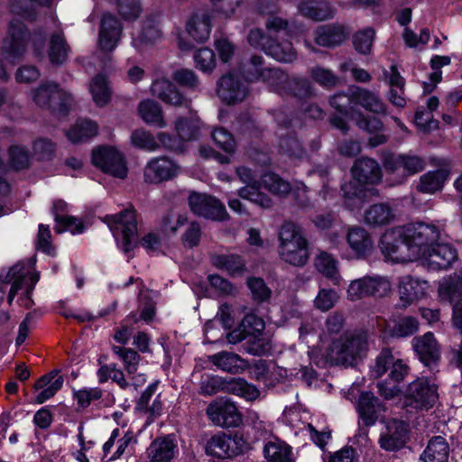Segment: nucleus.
<instances>
[{"label": "nucleus", "mask_w": 462, "mask_h": 462, "mask_svg": "<svg viewBox=\"0 0 462 462\" xmlns=\"http://www.w3.org/2000/svg\"><path fill=\"white\" fill-rule=\"evenodd\" d=\"M440 236V227L433 223H410L402 228V237L408 245L409 258H420Z\"/></svg>", "instance_id": "obj_1"}, {"label": "nucleus", "mask_w": 462, "mask_h": 462, "mask_svg": "<svg viewBox=\"0 0 462 462\" xmlns=\"http://www.w3.org/2000/svg\"><path fill=\"white\" fill-rule=\"evenodd\" d=\"M403 406L409 412L428 411L439 399L438 387L426 377H417L402 392Z\"/></svg>", "instance_id": "obj_2"}, {"label": "nucleus", "mask_w": 462, "mask_h": 462, "mask_svg": "<svg viewBox=\"0 0 462 462\" xmlns=\"http://www.w3.org/2000/svg\"><path fill=\"white\" fill-rule=\"evenodd\" d=\"M367 351V334L364 331L346 333L332 346L336 362L344 365H353L365 357Z\"/></svg>", "instance_id": "obj_3"}, {"label": "nucleus", "mask_w": 462, "mask_h": 462, "mask_svg": "<svg viewBox=\"0 0 462 462\" xmlns=\"http://www.w3.org/2000/svg\"><path fill=\"white\" fill-rule=\"evenodd\" d=\"M32 97L38 106L58 114H66L74 104L72 95L54 82L41 84L32 91Z\"/></svg>", "instance_id": "obj_4"}, {"label": "nucleus", "mask_w": 462, "mask_h": 462, "mask_svg": "<svg viewBox=\"0 0 462 462\" xmlns=\"http://www.w3.org/2000/svg\"><path fill=\"white\" fill-rule=\"evenodd\" d=\"M392 291V283L386 276L366 275L350 282L347 297L358 300L365 297L383 298Z\"/></svg>", "instance_id": "obj_5"}, {"label": "nucleus", "mask_w": 462, "mask_h": 462, "mask_svg": "<svg viewBox=\"0 0 462 462\" xmlns=\"http://www.w3.org/2000/svg\"><path fill=\"white\" fill-rule=\"evenodd\" d=\"M30 33L22 22L12 20L7 36L2 46V55L12 64L18 62L24 55Z\"/></svg>", "instance_id": "obj_6"}, {"label": "nucleus", "mask_w": 462, "mask_h": 462, "mask_svg": "<svg viewBox=\"0 0 462 462\" xmlns=\"http://www.w3.org/2000/svg\"><path fill=\"white\" fill-rule=\"evenodd\" d=\"M93 164L115 178L125 179L128 168L125 156L115 147L100 146L92 152Z\"/></svg>", "instance_id": "obj_7"}, {"label": "nucleus", "mask_w": 462, "mask_h": 462, "mask_svg": "<svg viewBox=\"0 0 462 462\" xmlns=\"http://www.w3.org/2000/svg\"><path fill=\"white\" fill-rule=\"evenodd\" d=\"M107 225L114 236L118 239L122 236V249L125 253L130 252L134 247L137 233L135 211L126 209L117 215L106 217Z\"/></svg>", "instance_id": "obj_8"}, {"label": "nucleus", "mask_w": 462, "mask_h": 462, "mask_svg": "<svg viewBox=\"0 0 462 462\" xmlns=\"http://www.w3.org/2000/svg\"><path fill=\"white\" fill-rule=\"evenodd\" d=\"M189 205L191 211L197 216L217 221L226 219L227 213L225 206L213 196L192 193L189 197Z\"/></svg>", "instance_id": "obj_9"}, {"label": "nucleus", "mask_w": 462, "mask_h": 462, "mask_svg": "<svg viewBox=\"0 0 462 462\" xmlns=\"http://www.w3.org/2000/svg\"><path fill=\"white\" fill-rule=\"evenodd\" d=\"M209 420L217 426L237 427L242 422V416L236 406L228 400H217L207 408Z\"/></svg>", "instance_id": "obj_10"}, {"label": "nucleus", "mask_w": 462, "mask_h": 462, "mask_svg": "<svg viewBox=\"0 0 462 462\" xmlns=\"http://www.w3.org/2000/svg\"><path fill=\"white\" fill-rule=\"evenodd\" d=\"M429 268L441 270L448 268L457 258V250L448 243L436 242L420 257Z\"/></svg>", "instance_id": "obj_11"}, {"label": "nucleus", "mask_w": 462, "mask_h": 462, "mask_svg": "<svg viewBox=\"0 0 462 462\" xmlns=\"http://www.w3.org/2000/svg\"><path fill=\"white\" fill-rule=\"evenodd\" d=\"M410 366L402 359H395L390 368L389 381L378 382L377 388L381 396L386 400H392L398 396L402 390L399 383L402 382L410 374Z\"/></svg>", "instance_id": "obj_12"}, {"label": "nucleus", "mask_w": 462, "mask_h": 462, "mask_svg": "<svg viewBox=\"0 0 462 462\" xmlns=\"http://www.w3.org/2000/svg\"><path fill=\"white\" fill-rule=\"evenodd\" d=\"M413 349L420 361L430 369H434L440 359L439 346L431 332L412 339Z\"/></svg>", "instance_id": "obj_13"}, {"label": "nucleus", "mask_w": 462, "mask_h": 462, "mask_svg": "<svg viewBox=\"0 0 462 462\" xmlns=\"http://www.w3.org/2000/svg\"><path fill=\"white\" fill-rule=\"evenodd\" d=\"M217 94L228 105L242 102L248 95V88L234 74L223 76L218 82Z\"/></svg>", "instance_id": "obj_14"}, {"label": "nucleus", "mask_w": 462, "mask_h": 462, "mask_svg": "<svg viewBox=\"0 0 462 462\" xmlns=\"http://www.w3.org/2000/svg\"><path fill=\"white\" fill-rule=\"evenodd\" d=\"M348 35L349 32L346 27L337 23L318 26L313 32L315 42L328 48L342 44Z\"/></svg>", "instance_id": "obj_15"}, {"label": "nucleus", "mask_w": 462, "mask_h": 462, "mask_svg": "<svg viewBox=\"0 0 462 462\" xmlns=\"http://www.w3.org/2000/svg\"><path fill=\"white\" fill-rule=\"evenodd\" d=\"M212 12L199 9L194 12L186 23V31L196 42H203L210 35L212 29Z\"/></svg>", "instance_id": "obj_16"}, {"label": "nucleus", "mask_w": 462, "mask_h": 462, "mask_svg": "<svg viewBox=\"0 0 462 462\" xmlns=\"http://www.w3.org/2000/svg\"><path fill=\"white\" fill-rule=\"evenodd\" d=\"M407 437V425L402 420H393L387 422L386 430L382 433L379 443L382 448L394 451L405 445Z\"/></svg>", "instance_id": "obj_17"}, {"label": "nucleus", "mask_w": 462, "mask_h": 462, "mask_svg": "<svg viewBox=\"0 0 462 462\" xmlns=\"http://www.w3.org/2000/svg\"><path fill=\"white\" fill-rule=\"evenodd\" d=\"M354 179L360 184H378L382 180V170L378 162L368 157L357 159L351 169Z\"/></svg>", "instance_id": "obj_18"}, {"label": "nucleus", "mask_w": 462, "mask_h": 462, "mask_svg": "<svg viewBox=\"0 0 462 462\" xmlns=\"http://www.w3.org/2000/svg\"><path fill=\"white\" fill-rule=\"evenodd\" d=\"M379 247L382 253L392 260L405 261L409 258L404 252L408 251V245L402 237V229L384 233L380 239Z\"/></svg>", "instance_id": "obj_19"}, {"label": "nucleus", "mask_w": 462, "mask_h": 462, "mask_svg": "<svg viewBox=\"0 0 462 462\" xmlns=\"http://www.w3.org/2000/svg\"><path fill=\"white\" fill-rule=\"evenodd\" d=\"M356 410L363 424L369 427L376 422L379 413L385 408L373 393L362 392L357 400Z\"/></svg>", "instance_id": "obj_20"}, {"label": "nucleus", "mask_w": 462, "mask_h": 462, "mask_svg": "<svg viewBox=\"0 0 462 462\" xmlns=\"http://www.w3.org/2000/svg\"><path fill=\"white\" fill-rule=\"evenodd\" d=\"M121 24L113 15L105 14L101 20L98 45L106 52L116 49L121 35Z\"/></svg>", "instance_id": "obj_21"}, {"label": "nucleus", "mask_w": 462, "mask_h": 462, "mask_svg": "<svg viewBox=\"0 0 462 462\" xmlns=\"http://www.w3.org/2000/svg\"><path fill=\"white\" fill-rule=\"evenodd\" d=\"M426 282H420L411 276L403 277L399 283V301L396 307L406 309L422 298L426 292Z\"/></svg>", "instance_id": "obj_22"}, {"label": "nucleus", "mask_w": 462, "mask_h": 462, "mask_svg": "<svg viewBox=\"0 0 462 462\" xmlns=\"http://www.w3.org/2000/svg\"><path fill=\"white\" fill-rule=\"evenodd\" d=\"M298 10L302 16L316 22L332 19L336 14L335 8L324 0H302Z\"/></svg>", "instance_id": "obj_23"}, {"label": "nucleus", "mask_w": 462, "mask_h": 462, "mask_svg": "<svg viewBox=\"0 0 462 462\" xmlns=\"http://www.w3.org/2000/svg\"><path fill=\"white\" fill-rule=\"evenodd\" d=\"M346 241L356 258H365L374 249V241L370 234L360 226L349 228Z\"/></svg>", "instance_id": "obj_24"}, {"label": "nucleus", "mask_w": 462, "mask_h": 462, "mask_svg": "<svg viewBox=\"0 0 462 462\" xmlns=\"http://www.w3.org/2000/svg\"><path fill=\"white\" fill-rule=\"evenodd\" d=\"M438 294L441 301L452 305L462 300V270H457L442 279L439 283Z\"/></svg>", "instance_id": "obj_25"}, {"label": "nucleus", "mask_w": 462, "mask_h": 462, "mask_svg": "<svg viewBox=\"0 0 462 462\" xmlns=\"http://www.w3.org/2000/svg\"><path fill=\"white\" fill-rule=\"evenodd\" d=\"M352 91L355 106H360L373 114H387V106L374 92L358 86H352Z\"/></svg>", "instance_id": "obj_26"}, {"label": "nucleus", "mask_w": 462, "mask_h": 462, "mask_svg": "<svg viewBox=\"0 0 462 462\" xmlns=\"http://www.w3.org/2000/svg\"><path fill=\"white\" fill-rule=\"evenodd\" d=\"M173 162L168 157L151 160L144 168V180L148 183H160L171 179Z\"/></svg>", "instance_id": "obj_27"}, {"label": "nucleus", "mask_w": 462, "mask_h": 462, "mask_svg": "<svg viewBox=\"0 0 462 462\" xmlns=\"http://www.w3.org/2000/svg\"><path fill=\"white\" fill-rule=\"evenodd\" d=\"M257 6L260 13L267 14L265 27L269 35L273 37V35L287 32L289 23L274 14L276 5L273 1L259 0Z\"/></svg>", "instance_id": "obj_28"}, {"label": "nucleus", "mask_w": 462, "mask_h": 462, "mask_svg": "<svg viewBox=\"0 0 462 462\" xmlns=\"http://www.w3.org/2000/svg\"><path fill=\"white\" fill-rule=\"evenodd\" d=\"M62 385L63 378L57 372H51L42 376L34 385L35 390L38 391L35 402L39 404L45 402L53 397L61 389Z\"/></svg>", "instance_id": "obj_29"}, {"label": "nucleus", "mask_w": 462, "mask_h": 462, "mask_svg": "<svg viewBox=\"0 0 462 462\" xmlns=\"http://www.w3.org/2000/svg\"><path fill=\"white\" fill-rule=\"evenodd\" d=\"M70 48L66 42L61 29L51 33L48 46L50 62L53 65H61L68 60Z\"/></svg>", "instance_id": "obj_30"}, {"label": "nucleus", "mask_w": 462, "mask_h": 462, "mask_svg": "<svg viewBox=\"0 0 462 462\" xmlns=\"http://www.w3.org/2000/svg\"><path fill=\"white\" fill-rule=\"evenodd\" d=\"M309 242L303 241L296 244H291L287 246L278 247V253L282 260L285 263L297 266H304L310 258L308 251Z\"/></svg>", "instance_id": "obj_31"}, {"label": "nucleus", "mask_w": 462, "mask_h": 462, "mask_svg": "<svg viewBox=\"0 0 462 462\" xmlns=\"http://www.w3.org/2000/svg\"><path fill=\"white\" fill-rule=\"evenodd\" d=\"M449 445L442 436L432 437L420 456L423 462H448Z\"/></svg>", "instance_id": "obj_32"}, {"label": "nucleus", "mask_w": 462, "mask_h": 462, "mask_svg": "<svg viewBox=\"0 0 462 462\" xmlns=\"http://www.w3.org/2000/svg\"><path fill=\"white\" fill-rule=\"evenodd\" d=\"M147 453L151 462H171L173 458V438L167 435L155 439Z\"/></svg>", "instance_id": "obj_33"}, {"label": "nucleus", "mask_w": 462, "mask_h": 462, "mask_svg": "<svg viewBox=\"0 0 462 462\" xmlns=\"http://www.w3.org/2000/svg\"><path fill=\"white\" fill-rule=\"evenodd\" d=\"M235 445L236 441L232 438L226 435H215L207 442L206 452L218 458L231 457L236 455Z\"/></svg>", "instance_id": "obj_34"}, {"label": "nucleus", "mask_w": 462, "mask_h": 462, "mask_svg": "<svg viewBox=\"0 0 462 462\" xmlns=\"http://www.w3.org/2000/svg\"><path fill=\"white\" fill-rule=\"evenodd\" d=\"M393 219V210L387 203L374 204L365 212V222L372 226H386Z\"/></svg>", "instance_id": "obj_35"}, {"label": "nucleus", "mask_w": 462, "mask_h": 462, "mask_svg": "<svg viewBox=\"0 0 462 462\" xmlns=\"http://www.w3.org/2000/svg\"><path fill=\"white\" fill-rule=\"evenodd\" d=\"M263 51L282 62H291L297 58V53L289 41L279 42L273 36L269 43L263 46Z\"/></svg>", "instance_id": "obj_36"}, {"label": "nucleus", "mask_w": 462, "mask_h": 462, "mask_svg": "<svg viewBox=\"0 0 462 462\" xmlns=\"http://www.w3.org/2000/svg\"><path fill=\"white\" fill-rule=\"evenodd\" d=\"M315 265L318 271L335 285L340 284L341 276L337 267L338 261L332 254L321 251L315 259Z\"/></svg>", "instance_id": "obj_37"}, {"label": "nucleus", "mask_w": 462, "mask_h": 462, "mask_svg": "<svg viewBox=\"0 0 462 462\" xmlns=\"http://www.w3.org/2000/svg\"><path fill=\"white\" fill-rule=\"evenodd\" d=\"M119 429H115L108 440L103 446L104 456L107 457L112 448L116 443V449L114 454L109 457V460H116L119 458L128 448V447L134 441L132 432H126L123 437L119 438Z\"/></svg>", "instance_id": "obj_38"}, {"label": "nucleus", "mask_w": 462, "mask_h": 462, "mask_svg": "<svg viewBox=\"0 0 462 462\" xmlns=\"http://www.w3.org/2000/svg\"><path fill=\"white\" fill-rule=\"evenodd\" d=\"M270 67L265 66L263 58L259 55H252L240 66V71L247 81H261L265 71Z\"/></svg>", "instance_id": "obj_39"}, {"label": "nucleus", "mask_w": 462, "mask_h": 462, "mask_svg": "<svg viewBox=\"0 0 462 462\" xmlns=\"http://www.w3.org/2000/svg\"><path fill=\"white\" fill-rule=\"evenodd\" d=\"M98 125L91 120L78 121L67 133L68 139L73 143L86 142L91 137L97 135Z\"/></svg>", "instance_id": "obj_40"}, {"label": "nucleus", "mask_w": 462, "mask_h": 462, "mask_svg": "<svg viewBox=\"0 0 462 462\" xmlns=\"http://www.w3.org/2000/svg\"><path fill=\"white\" fill-rule=\"evenodd\" d=\"M53 0H14L11 13L24 19L33 20L38 7L50 6Z\"/></svg>", "instance_id": "obj_41"}, {"label": "nucleus", "mask_w": 462, "mask_h": 462, "mask_svg": "<svg viewBox=\"0 0 462 462\" xmlns=\"http://www.w3.org/2000/svg\"><path fill=\"white\" fill-rule=\"evenodd\" d=\"M212 263L220 269H225L232 276H239L245 271V263L240 255L217 254L212 256Z\"/></svg>", "instance_id": "obj_42"}, {"label": "nucleus", "mask_w": 462, "mask_h": 462, "mask_svg": "<svg viewBox=\"0 0 462 462\" xmlns=\"http://www.w3.org/2000/svg\"><path fill=\"white\" fill-rule=\"evenodd\" d=\"M208 360L219 369L237 374L242 369L240 363L243 361L241 357L234 353L222 351L217 354L208 356Z\"/></svg>", "instance_id": "obj_43"}, {"label": "nucleus", "mask_w": 462, "mask_h": 462, "mask_svg": "<svg viewBox=\"0 0 462 462\" xmlns=\"http://www.w3.org/2000/svg\"><path fill=\"white\" fill-rule=\"evenodd\" d=\"M263 455L269 462H294L291 448L282 442H267L263 448Z\"/></svg>", "instance_id": "obj_44"}, {"label": "nucleus", "mask_w": 462, "mask_h": 462, "mask_svg": "<svg viewBox=\"0 0 462 462\" xmlns=\"http://www.w3.org/2000/svg\"><path fill=\"white\" fill-rule=\"evenodd\" d=\"M290 78L288 74L278 68H269L261 81L265 83L273 92L284 97Z\"/></svg>", "instance_id": "obj_45"}, {"label": "nucleus", "mask_w": 462, "mask_h": 462, "mask_svg": "<svg viewBox=\"0 0 462 462\" xmlns=\"http://www.w3.org/2000/svg\"><path fill=\"white\" fill-rule=\"evenodd\" d=\"M446 177L447 175L442 170L429 171L420 177L417 189L422 193H434L442 188Z\"/></svg>", "instance_id": "obj_46"}, {"label": "nucleus", "mask_w": 462, "mask_h": 462, "mask_svg": "<svg viewBox=\"0 0 462 462\" xmlns=\"http://www.w3.org/2000/svg\"><path fill=\"white\" fill-rule=\"evenodd\" d=\"M89 90L96 105L103 106L108 103L111 97L107 81L102 75L96 76L89 85Z\"/></svg>", "instance_id": "obj_47"}, {"label": "nucleus", "mask_w": 462, "mask_h": 462, "mask_svg": "<svg viewBox=\"0 0 462 462\" xmlns=\"http://www.w3.org/2000/svg\"><path fill=\"white\" fill-rule=\"evenodd\" d=\"M239 196L242 199L250 200L263 208H269L273 205L272 199L267 195L260 191V186L257 182H254L241 188L239 189Z\"/></svg>", "instance_id": "obj_48"}, {"label": "nucleus", "mask_w": 462, "mask_h": 462, "mask_svg": "<svg viewBox=\"0 0 462 462\" xmlns=\"http://www.w3.org/2000/svg\"><path fill=\"white\" fill-rule=\"evenodd\" d=\"M246 285L250 290L252 299L257 303L269 302L272 297V290L262 278L249 277Z\"/></svg>", "instance_id": "obj_49"}, {"label": "nucleus", "mask_w": 462, "mask_h": 462, "mask_svg": "<svg viewBox=\"0 0 462 462\" xmlns=\"http://www.w3.org/2000/svg\"><path fill=\"white\" fill-rule=\"evenodd\" d=\"M139 112L142 118L149 124L164 126V121L160 106L153 101L145 100L140 103Z\"/></svg>", "instance_id": "obj_50"}, {"label": "nucleus", "mask_w": 462, "mask_h": 462, "mask_svg": "<svg viewBox=\"0 0 462 462\" xmlns=\"http://www.w3.org/2000/svg\"><path fill=\"white\" fill-rule=\"evenodd\" d=\"M307 239L302 236L300 228L292 222H285L279 232V246H287L291 244L306 241Z\"/></svg>", "instance_id": "obj_51"}, {"label": "nucleus", "mask_w": 462, "mask_h": 462, "mask_svg": "<svg viewBox=\"0 0 462 462\" xmlns=\"http://www.w3.org/2000/svg\"><path fill=\"white\" fill-rule=\"evenodd\" d=\"M352 86L346 92H338L330 97L329 103L338 113L348 116L354 110V98L352 97Z\"/></svg>", "instance_id": "obj_52"}, {"label": "nucleus", "mask_w": 462, "mask_h": 462, "mask_svg": "<svg viewBox=\"0 0 462 462\" xmlns=\"http://www.w3.org/2000/svg\"><path fill=\"white\" fill-rule=\"evenodd\" d=\"M162 37V30L158 23L147 21L139 35L134 38L133 44L138 48L142 43H153Z\"/></svg>", "instance_id": "obj_53"}, {"label": "nucleus", "mask_w": 462, "mask_h": 462, "mask_svg": "<svg viewBox=\"0 0 462 462\" xmlns=\"http://www.w3.org/2000/svg\"><path fill=\"white\" fill-rule=\"evenodd\" d=\"M285 96H293L300 98H305L313 95L311 83L307 79L290 78L286 88Z\"/></svg>", "instance_id": "obj_54"}, {"label": "nucleus", "mask_w": 462, "mask_h": 462, "mask_svg": "<svg viewBox=\"0 0 462 462\" xmlns=\"http://www.w3.org/2000/svg\"><path fill=\"white\" fill-rule=\"evenodd\" d=\"M113 352L117 355L125 366L128 374L132 375L137 372L140 356L131 348H125L122 346H113Z\"/></svg>", "instance_id": "obj_55"}, {"label": "nucleus", "mask_w": 462, "mask_h": 462, "mask_svg": "<svg viewBox=\"0 0 462 462\" xmlns=\"http://www.w3.org/2000/svg\"><path fill=\"white\" fill-rule=\"evenodd\" d=\"M346 206L351 210L360 208L363 204V190L355 182H346L341 186Z\"/></svg>", "instance_id": "obj_56"}, {"label": "nucleus", "mask_w": 462, "mask_h": 462, "mask_svg": "<svg viewBox=\"0 0 462 462\" xmlns=\"http://www.w3.org/2000/svg\"><path fill=\"white\" fill-rule=\"evenodd\" d=\"M279 146L282 152L290 157L301 158L305 153L304 148L294 133L281 136Z\"/></svg>", "instance_id": "obj_57"}, {"label": "nucleus", "mask_w": 462, "mask_h": 462, "mask_svg": "<svg viewBox=\"0 0 462 462\" xmlns=\"http://www.w3.org/2000/svg\"><path fill=\"white\" fill-rule=\"evenodd\" d=\"M263 186L277 196H286L291 191V185L275 173H267L263 178Z\"/></svg>", "instance_id": "obj_58"}, {"label": "nucleus", "mask_w": 462, "mask_h": 462, "mask_svg": "<svg viewBox=\"0 0 462 462\" xmlns=\"http://www.w3.org/2000/svg\"><path fill=\"white\" fill-rule=\"evenodd\" d=\"M29 274V268L24 265L16 264L9 272V275L14 282L12 283L7 300L9 304H12L18 291L23 290L26 276Z\"/></svg>", "instance_id": "obj_59"}, {"label": "nucleus", "mask_w": 462, "mask_h": 462, "mask_svg": "<svg viewBox=\"0 0 462 462\" xmlns=\"http://www.w3.org/2000/svg\"><path fill=\"white\" fill-rule=\"evenodd\" d=\"M394 356L390 348H383L376 356L374 365L371 368V374L374 378L382 377L392 366Z\"/></svg>", "instance_id": "obj_60"}, {"label": "nucleus", "mask_w": 462, "mask_h": 462, "mask_svg": "<svg viewBox=\"0 0 462 462\" xmlns=\"http://www.w3.org/2000/svg\"><path fill=\"white\" fill-rule=\"evenodd\" d=\"M54 229L57 233L69 231L75 235L80 234L84 231V225L77 217L68 215L57 214Z\"/></svg>", "instance_id": "obj_61"}, {"label": "nucleus", "mask_w": 462, "mask_h": 462, "mask_svg": "<svg viewBox=\"0 0 462 462\" xmlns=\"http://www.w3.org/2000/svg\"><path fill=\"white\" fill-rule=\"evenodd\" d=\"M212 140L214 143L227 153L235 152L236 143L233 135L223 127H217L212 131Z\"/></svg>", "instance_id": "obj_62"}, {"label": "nucleus", "mask_w": 462, "mask_h": 462, "mask_svg": "<svg viewBox=\"0 0 462 462\" xmlns=\"http://www.w3.org/2000/svg\"><path fill=\"white\" fill-rule=\"evenodd\" d=\"M9 162L16 170L27 168L30 164L28 150L21 145H12L8 150Z\"/></svg>", "instance_id": "obj_63"}, {"label": "nucleus", "mask_w": 462, "mask_h": 462, "mask_svg": "<svg viewBox=\"0 0 462 462\" xmlns=\"http://www.w3.org/2000/svg\"><path fill=\"white\" fill-rule=\"evenodd\" d=\"M374 37V31L372 28L357 32L354 35L353 44L356 51L362 54H368L371 51Z\"/></svg>", "instance_id": "obj_64"}]
</instances>
